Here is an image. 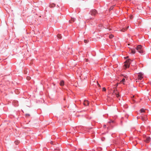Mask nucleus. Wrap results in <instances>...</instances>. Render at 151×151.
I'll use <instances>...</instances> for the list:
<instances>
[{"instance_id": "f257e3e1", "label": "nucleus", "mask_w": 151, "mask_h": 151, "mask_svg": "<svg viewBox=\"0 0 151 151\" xmlns=\"http://www.w3.org/2000/svg\"><path fill=\"white\" fill-rule=\"evenodd\" d=\"M136 50L140 53H142L143 52L142 46L141 45L137 46L136 48Z\"/></svg>"}, {"instance_id": "f03ea898", "label": "nucleus", "mask_w": 151, "mask_h": 151, "mask_svg": "<svg viewBox=\"0 0 151 151\" xmlns=\"http://www.w3.org/2000/svg\"><path fill=\"white\" fill-rule=\"evenodd\" d=\"M131 60H130L129 59L126 60L124 64L125 68H129V65L131 63Z\"/></svg>"}, {"instance_id": "7ed1b4c3", "label": "nucleus", "mask_w": 151, "mask_h": 151, "mask_svg": "<svg viewBox=\"0 0 151 151\" xmlns=\"http://www.w3.org/2000/svg\"><path fill=\"white\" fill-rule=\"evenodd\" d=\"M113 95L116 96V97L117 98L120 97L119 92L117 91V90L116 89H115L113 92Z\"/></svg>"}, {"instance_id": "20e7f679", "label": "nucleus", "mask_w": 151, "mask_h": 151, "mask_svg": "<svg viewBox=\"0 0 151 151\" xmlns=\"http://www.w3.org/2000/svg\"><path fill=\"white\" fill-rule=\"evenodd\" d=\"M90 13L91 15L95 16L97 14V12L95 9H93L91 11Z\"/></svg>"}, {"instance_id": "39448f33", "label": "nucleus", "mask_w": 151, "mask_h": 151, "mask_svg": "<svg viewBox=\"0 0 151 151\" xmlns=\"http://www.w3.org/2000/svg\"><path fill=\"white\" fill-rule=\"evenodd\" d=\"M143 78V74L142 73H139L138 74L137 78L138 80H141Z\"/></svg>"}, {"instance_id": "423d86ee", "label": "nucleus", "mask_w": 151, "mask_h": 151, "mask_svg": "<svg viewBox=\"0 0 151 151\" xmlns=\"http://www.w3.org/2000/svg\"><path fill=\"white\" fill-rule=\"evenodd\" d=\"M83 104L85 106H87L89 104V102L88 101L85 100L84 101Z\"/></svg>"}, {"instance_id": "0eeeda50", "label": "nucleus", "mask_w": 151, "mask_h": 151, "mask_svg": "<svg viewBox=\"0 0 151 151\" xmlns=\"http://www.w3.org/2000/svg\"><path fill=\"white\" fill-rule=\"evenodd\" d=\"M150 137H147L146 138L145 142L147 143H148L150 141Z\"/></svg>"}, {"instance_id": "6e6552de", "label": "nucleus", "mask_w": 151, "mask_h": 151, "mask_svg": "<svg viewBox=\"0 0 151 151\" xmlns=\"http://www.w3.org/2000/svg\"><path fill=\"white\" fill-rule=\"evenodd\" d=\"M128 28H129V26L127 27L126 28H122V29H121L120 31L122 32H124V31H126L128 29Z\"/></svg>"}, {"instance_id": "1a4fd4ad", "label": "nucleus", "mask_w": 151, "mask_h": 151, "mask_svg": "<svg viewBox=\"0 0 151 151\" xmlns=\"http://www.w3.org/2000/svg\"><path fill=\"white\" fill-rule=\"evenodd\" d=\"M19 142H20L19 141L17 140H15L14 142V143L16 145H18L19 144Z\"/></svg>"}, {"instance_id": "9d476101", "label": "nucleus", "mask_w": 151, "mask_h": 151, "mask_svg": "<svg viewBox=\"0 0 151 151\" xmlns=\"http://www.w3.org/2000/svg\"><path fill=\"white\" fill-rule=\"evenodd\" d=\"M64 81H61L60 83V85L61 86H64Z\"/></svg>"}, {"instance_id": "9b49d317", "label": "nucleus", "mask_w": 151, "mask_h": 151, "mask_svg": "<svg viewBox=\"0 0 151 151\" xmlns=\"http://www.w3.org/2000/svg\"><path fill=\"white\" fill-rule=\"evenodd\" d=\"M55 4L54 3L50 4V7L51 8L54 7L55 6Z\"/></svg>"}, {"instance_id": "f8f14e48", "label": "nucleus", "mask_w": 151, "mask_h": 151, "mask_svg": "<svg viewBox=\"0 0 151 151\" xmlns=\"http://www.w3.org/2000/svg\"><path fill=\"white\" fill-rule=\"evenodd\" d=\"M143 121H145L147 119L146 116H145L144 117H141Z\"/></svg>"}, {"instance_id": "ddd939ff", "label": "nucleus", "mask_w": 151, "mask_h": 151, "mask_svg": "<svg viewBox=\"0 0 151 151\" xmlns=\"http://www.w3.org/2000/svg\"><path fill=\"white\" fill-rule=\"evenodd\" d=\"M75 21V19H72L71 20H69V22H70V23H72L73 22H74Z\"/></svg>"}, {"instance_id": "4468645a", "label": "nucleus", "mask_w": 151, "mask_h": 151, "mask_svg": "<svg viewBox=\"0 0 151 151\" xmlns=\"http://www.w3.org/2000/svg\"><path fill=\"white\" fill-rule=\"evenodd\" d=\"M57 37H58L59 39H61V38L62 36L60 34H58L57 35Z\"/></svg>"}, {"instance_id": "2eb2a0df", "label": "nucleus", "mask_w": 151, "mask_h": 151, "mask_svg": "<svg viewBox=\"0 0 151 151\" xmlns=\"http://www.w3.org/2000/svg\"><path fill=\"white\" fill-rule=\"evenodd\" d=\"M135 52V49H132L131 53L133 54H134Z\"/></svg>"}, {"instance_id": "dca6fc26", "label": "nucleus", "mask_w": 151, "mask_h": 151, "mask_svg": "<svg viewBox=\"0 0 151 151\" xmlns=\"http://www.w3.org/2000/svg\"><path fill=\"white\" fill-rule=\"evenodd\" d=\"M114 6H114H111V7H110L109 8V10H112Z\"/></svg>"}, {"instance_id": "f3484780", "label": "nucleus", "mask_w": 151, "mask_h": 151, "mask_svg": "<svg viewBox=\"0 0 151 151\" xmlns=\"http://www.w3.org/2000/svg\"><path fill=\"white\" fill-rule=\"evenodd\" d=\"M125 82V79L124 78H123L122 80L121 81V82L122 83H124Z\"/></svg>"}, {"instance_id": "a211bd4d", "label": "nucleus", "mask_w": 151, "mask_h": 151, "mask_svg": "<svg viewBox=\"0 0 151 151\" xmlns=\"http://www.w3.org/2000/svg\"><path fill=\"white\" fill-rule=\"evenodd\" d=\"M114 37V36L112 35H111L109 36V37L110 39Z\"/></svg>"}, {"instance_id": "6ab92c4d", "label": "nucleus", "mask_w": 151, "mask_h": 151, "mask_svg": "<svg viewBox=\"0 0 151 151\" xmlns=\"http://www.w3.org/2000/svg\"><path fill=\"white\" fill-rule=\"evenodd\" d=\"M140 111L141 113H143V112H144L145 110L144 109H142L140 110Z\"/></svg>"}, {"instance_id": "aec40b11", "label": "nucleus", "mask_w": 151, "mask_h": 151, "mask_svg": "<svg viewBox=\"0 0 151 151\" xmlns=\"http://www.w3.org/2000/svg\"><path fill=\"white\" fill-rule=\"evenodd\" d=\"M27 79L28 80H29L31 79V77L29 76H27Z\"/></svg>"}, {"instance_id": "412c9836", "label": "nucleus", "mask_w": 151, "mask_h": 151, "mask_svg": "<svg viewBox=\"0 0 151 151\" xmlns=\"http://www.w3.org/2000/svg\"><path fill=\"white\" fill-rule=\"evenodd\" d=\"M106 89L105 88L103 87L102 88V90L103 91H106Z\"/></svg>"}, {"instance_id": "4be33fe9", "label": "nucleus", "mask_w": 151, "mask_h": 151, "mask_svg": "<svg viewBox=\"0 0 151 151\" xmlns=\"http://www.w3.org/2000/svg\"><path fill=\"white\" fill-rule=\"evenodd\" d=\"M54 151H60V150L56 148V149H55V150Z\"/></svg>"}, {"instance_id": "5701e85b", "label": "nucleus", "mask_w": 151, "mask_h": 151, "mask_svg": "<svg viewBox=\"0 0 151 151\" xmlns=\"http://www.w3.org/2000/svg\"><path fill=\"white\" fill-rule=\"evenodd\" d=\"M88 41L86 40H84V42L85 43H88Z\"/></svg>"}, {"instance_id": "b1692460", "label": "nucleus", "mask_w": 151, "mask_h": 151, "mask_svg": "<svg viewBox=\"0 0 151 151\" xmlns=\"http://www.w3.org/2000/svg\"><path fill=\"white\" fill-rule=\"evenodd\" d=\"M98 86L99 87H100V86L99 84H98Z\"/></svg>"}, {"instance_id": "393cba45", "label": "nucleus", "mask_w": 151, "mask_h": 151, "mask_svg": "<svg viewBox=\"0 0 151 151\" xmlns=\"http://www.w3.org/2000/svg\"><path fill=\"white\" fill-rule=\"evenodd\" d=\"M24 72L25 73H27V72H25V71H24Z\"/></svg>"}, {"instance_id": "a878e982", "label": "nucleus", "mask_w": 151, "mask_h": 151, "mask_svg": "<svg viewBox=\"0 0 151 151\" xmlns=\"http://www.w3.org/2000/svg\"><path fill=\"white\" fill-rule=\"evenodd\" d=\"M17 90H15V91H17Z\"/></svg>"}]
</instances>
